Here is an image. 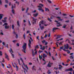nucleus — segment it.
<instances>
[{
  "label": "nucleus",
  "mask_w": 74,
  "mask_h": 74,
  "mask_svg": "<svg viewBox=\"0 0 74 74\" xmlns=\"http://www.w3.org/2000/svg\"><path fill=\"white\" fill-rule=\"evenodd\" d=\"M31 45H32V41L30 40L29 39V43H28V46H29V48L30 49L31 47Z\"/></svg>",
  "instance_id": "obj_6"
},
{
  "label": "nucleus",
  "mask_w": 74,
  "mask_h": 74,
  "mask_svg": "<svg viewBox=\"0 0 74 74\" xmlns=\"http://www.w3.org/2000/svg\"><path fill=\"white\" fill-rule=\"evenodd\" d=\"M67 25L66 24L64 25V26H62V28H66V27Z\"/></svg>",
  "instance_id": "obj_31"
},
{
  "label": "nucleus",
  "mask_w": 74,
  "mask_h": 74,
  "mask_svg": "<svg viewBox=\"0 0 74 74\" xmlns=\"http://www.w3.org/2000/svg\"><path fill=\"white\" fill-rule=\"evenodd\" d=\"M16 71H18L19 70V68H18V66H17V65H16Z\"/></svg>",
  "instance_id": "obj_26"
},
{
  "label": "nucleus",
  "mask_w": 74,
  "mask_h": 74,
  "mask_svg": "<svg viewBox=\"0 0 74 74\" xmlns=\"http://www.w3.org/2000/svg\"><path fill=\"white\" fill-rule=\"evenodd\" d=\"M7 19V17H5L4 18V20H6V19Z\"/></svg>",
  "instance_id": "obj_63"
},
{
  "label": "nucleus",
  "mask_w": 74,
  "mask_h": 74,
  "mask_svg": "<svg viewBox=\"0 0 74 74\" xmlns=\"http://www.w3.org/2000/svg\"><path fill=\"white\" fill-rule=\"evenodd\" d=\"M73 71V70L72 68H70L69 69H66L65 70V71Z\"/></svg>",
  "instance_id": "obj_8"
},
{
  "label": "nucleus",
  "mask_w": 74,
  "mask_h": 74,
  "mask_svg": "<svg viewBox=\"0 0 74 74\" xmlns=\"http://www.w3.org/2000/svg\"><path fill=\"white\" fill-rule=\"evenodd\" d=\"M45 47H46V49H47V48H48V46H45Z\"/></svg>",
  "instance_id": "obj_53"
},
{
  "label": "nucleus",
  "mask_w": 74,
  "mask_h": 74,
  "mask_svg": "<svg viewBox=\"0 0 74 74\" xmlns=\"http://www.w3.org/2000/svg\"><path fill=\"white\" fill-rule=\"evenodd\" d=\"M25 67L27 68V70H29V68H28V67H27V65H25Z\"/></svg>",
  "instance_id": "obj_43"
},
{
  "label": "nucleus",
  "mask_w": 74,
  "mask_h": 74,
  "mask_svg": "<svg viewBox=\"0 0 74 74\" xmlns=\"http://www.w3.org/2000/svg\"><path fill=\"white\" fill-rule=\"evenodd\" d=\"M38 7H39V8H42V6H41L40 5H38Z\"/></svg>",
  "instance_id": "obj_51"
},
{
  "label": "nucleus",
  "mask_w": 74,
  "mask_h": 74,
  "mask_svg": "<svg viewBox=\"0 0 74 74\" xmlns=\"http://www.w3.org/2000/svg\"><path fill=\"white\" fill-rule=\"evenodd\" d=\"M48 21H49L50 22H51V21H52L51 19L49 18H48Z\"/></svg>",
  "instance_id": "obj_46"
},
{
  "label": "nucleus",
  "mask_w": 74,
  "mask_h": 74,
  "mask_svg": "<svg viewBox=\"0 0 74 74\" xmlns=\"http://www.w3.org/2000/svg\"><path fill=\"white\" fill-rule=\"evenodd\" d=\"M0 56H2V52L0 51Z\"/></svg>",
  "instance_id": "obj_47"
},
{
  "label": "nucleus",
  "mask_w": 74,
  "mask_h": 74,
  "mask_svg": "<svg viewBox=\"0 0 74 74\" xmlns=\"http://www.w3.org/2000/svg\"><path fill=\"white\" fill-rule=\"evenodd\" d=\"M5 2L6 3H8V1L7 0H5Z\"/></svg>",
  "instance_id": "obj_64"
},
{
  "label": "nucleus",
  "mask_w": 74,
  "mask_h": 74,
  "mask_svg": "<svg viewBox=\"0 0 74 74\" xmlns=\"http://www.w3.org/2000/svg\"><path fill=\"white\" fill-rule=\"evenodd\" d=\"M49 56H51V52L49 51Z\"/></svg>",
  "instance_id": "obj_42"
},
{
  "label": "nucleus",
  "mask_w": 74,
  "mask_h": 74,
  "mask_svg": "<svg viewBox=\"0 0 74 74\" xmlns=\"http://www.w3.org/2000/svg\"><path fill=\"white\" fill-rule=\"evenodd\" d=\"M23 38H24V39H25V34H24L23 35Z\"/></svg>",
  "instance_id": "obj_45"
},
{
  "label": "nucleus",
  "mask_w": 74,
  "mask_h": 74,
  "mask_svg": "<svg viewBox=\"0 0 74 74\" xmlns=\"http://www.w3.org/2000/svg\"><path fill=\"white\" fill-rule=\"evenodd\" d=\"M45 11H49V10L48 9V8H45Z\"/></svg>",
  "instance_id": "obj_22"
},
{
  "label": "nucleus",
  "mask_w": 74,
  "mask_h": 74,
  "mask_svg": "<svg viewBox=\"0 0 74 74\" xmlns=\"http://www.w3.org/2000/svg\"><path fill=\"white\" fill-rule=\"evenodd\" d=\"M70 58L71 59H74V57L73 56H70Z\"/></svg>",
  "instance_id": "obj_29"
},
{
  "label": "nucleus",
  "mask_w": 74,
  "mask_h": 74,
  "mask_svg": "<svg viewBox=\"0 0 74 74\" xmlns=\"http://www.w3.org/2000/svg\"><path fill=\"white\" fill-rule=\"evenodd\" d=\"M39 46L41 47L40 48V49H42V45H40Z\"/></svg>",
  "instance_id": "obj_41"
},
{
  "label": "nucleus",
  "mask_w": 74,
  "mask_h": 74,
  "mask_svg": "<svg viewBox=\"0 0 74 74\" xmlns=\"http://www.w3.org/2000/svg\"><path fill=\"white\" fill-rule=\"evenodd\" d=\"M45 49V46H43V47L42 49V50H44V49Z\"/></svg>",
  "instance_id": "obj_35"
},
{
  "label": "nucleus",
  "mask_w": 74,
  "mask_h": 74,
  "mask_svg": "<svg viewBox=\"0 0 74 74\" xmlns=\"http://www.w3.org/2000/svg\"><path fill=\"white\" fill-rule=\"evenodd\" d=\"M57 37L56 38V39H58L59 38H60V35H57Z\"/></svg>",
  "instance_id": "obj_28"
},
{
  "label": "nucleus",
  "mask_w": 74,
  "mask_h": 74,
  "mask_svg": "<svg viewBox=\"0 0 74 74\" xmlns=\"http://www.w3.org/2000/svg\"><path fill=\"white\" fill-rule=\"evenodd\" d=\"M35 49H38V48H39V47H38V45H37L36 46V47H35Z\"/></svg>",
  "instance_id": "obj_32"
},
{
  "label": "nucleus",
  "mask_w": 74,
  "mask_h": 74,
  "mask_svg": "<svg viewBox=\"0 0 74 74\" xmlns=\"http://www.w3.org/2000/svg\"><path fill=\"white\" fill-rule=\"evenodd\" d=\"M39 57L40 59H42V56H40V55H39Z\"/></svg>",
  "instance_id": "obj_40"
},
{
  "label": "nucleus",
  "mask_w": 74,
  "mask_h": 74,
  "mask_svg": "<svg viewBox=\"0 0 74 74\" xmlns=\"http://www.w3.org/2000/svg\"><path fill=\"white\" fill-rule=\"evenodd\" d=\"M17 25H16V27H17V29H19L18 27H19V21H18L17 22Z\"/></svg>",
  "instance_id": "obj_24"
},
{
  "label": "nucleus",
  "mask_w": 74,
  "mask_h": 74,
  "mask_svg": "<svg viewBox=\"0 0 74 74\" xmlns=\"http://www.w3.org/2000/svg\"><path fill=\"white\" fill-rule=\"evenodd\" d=\"M66 51H67V53H70V51H69L68 50H66Z\"/></svg>",
  "instance_id": "obj_36"
},
{
  "label": "nucleus",
  "mask_w": 74,
  "mask_h": 74,
  "mask_svg": "<svg viewBox=\"0 0 74 74\" xmlns=\"http://www.w3.org/2000/svg\"><path fill=\"white\" fill-rule=\"evenodd\" d=\"M42 43H44V42H45V40H43L42 41Z\"/></svg>",
  "instance_id": "obj_58"
},
{
  "label": "nucleus",
  "mask_w": 74,
  "mask_h": 74,
  "mask_svg": "<svg viewBox=\"0 0 74 74\" xmlns=\"http://www.w3.org/2000/svg\"><path fill=\"white\" fill-rule=\"evenodd\" d=\"M5 58H6V59H7L8 60H9V59L8 58V56L7 54V53H5Z\"/></svg>",
  "instance_id": "obj_13"
},
{
  "label": "nucleus",
  "mask_w": 74,
  "mask_h": 74,
  "mask_svg": "<svg viewBox=\"0 0 74 74\" xmlns=\"http://www.w3.org/2000/svg\"><path fill=\"white\" fill-rule=\"evenodd\" d=\"M57 29H60L58 28L54 27L52 29V31H53V32H55V30H56Z\"/></svg>",
  "instance_id": "obj_11"
},
{
  "label": "nucleus",
  "mask_w": 74,
  "mask_h": 74,
  "mask_svg": "<svg viewBox=\"0 0 74 74\" xmlns=\"http://www.w3.org/2000/svg\"><path fill=\"white\" fill-rule=\"evenodd\" d=\"M16 41H17V40H15L12 41V42H14V43H15V42H16Z\"/></svg>",
  "instance_id": "obj_37"
},
{
  "label": "nucleus",
  "mask_w": 74,
  "mask_h": 74,
  "mask_svg": "<svg viewBox=\"0 0 74 74\" xmlns=\"http://www.w3.org/2000/svg\"><path fill=\"white\" fill-rule=\"evenodd\" d=\"M55 22H57V25H57V27H59V26H61L60 23H59V22L57 20H55Z\"/></svg>",
  "instance_id": "obj_4"
},
{
  "label": "nucleus",
  "mask_w": 74,
  "mask_h": 74,
  "mask_svg": "<svg viewBox=\"0 0 74 74\" xmlns=\"http://www.w3.org/2000/svg\"><path fill=\"white\" fill-rule=\"evenodd\" d=\"M19 60L21 61L22 63H23V59H22V58H20Z\"/></svg>",
  "instance_id": "obj_30"
},
{
  "label": "nucleus",
  "mask_w": 74,
  "mask_h": 74,
  "mask_svg": "<svg viewBox=\"0 0 74 74\" xmlns=\"http://www.w3.org/2000/svg\"><path fill=\"white\" fill-rule=\"evenodd\" d=\"M45 53H47V55H48V52H47V51H45Z\"/></svg>",
  "instance_id": "obj_55"
},
{
  "label": "nucleus",
  "mask_w": 74,
  "mask_h": 74,
  "mask_svg": "<svg viewBox=\"0 0 74 74\" xmlns=\"http://www.w3.org/2000/svg\"><path fill=\"white\" fill-rule=\"evenodd\" d=\"M51 64H52V63H50V62H49L47 65V66L48 67H51Z\"/></svg>",
  "instance_id": "obj_10"
},
{
  "label": "nucleus",
  "mask_w": 74,
  "mask_h": 74,
  "mask_svg": "<svg viewBox=\"0 0 74 74\" xmlns=\"http://www.w3.org/2000/svg\"><path fill=\"white\" fill-rule=\"evenodd\" d=\"M22 68L24 69V72L25 74H26V72L25 71H26V72H27V70L26 69H25V68H24L23 66H22Z\"/></svg>",
  "instance_id": "obj_19"
},
{
  "label": "nucleus",
  "mask_w": 74,
  "mask_h": 74,
  "mask_svg": "<svg viewBox=\"0 0 74 74\" xmlns=\"http://www.w3.org/2000/svg\"><path fill=\"white\" fill-rule=\"evenodd\" d=\"M42 9H41V8H39L38 9V10H39V11H41L42 10Z\"/></svg>",
  "instance_id": "obj_60"
},
{
  "label": "nucleus",
  "mask_w": 74,
  "mask_h": 74,
  "mask_svg": "<svg viewBox=\"0 0 74 74\" xmlns=\"http://www.w3.org/2000/svg\"><path fill=\"white\" fill-rule=\"evenodd\" d=\"M47 73L48 74H51V72H50V70H48V71L47 72Z\"/></svg>",
  "instance_id": "obj_34"
},
{
  "label": "nucleus",
  "mask_w": 74,
  "mask_h": 74,
  "mask_svg": "<svg viewBox=\"0 0 74 74\" xmlns=\"http://www.w3.org/2000/svg\"><path fill=\"white\" fill-rule=\"evenodd\" d=\"M63 42V41H62L60 42L59 43V45H62V43Z\"/></svg>",
  "instance_id": "obj_38"
},
{
  "label": "nucleus",
  "mask_w": 74,
  "mask_h": 74,
  "mask_svg": "<svg viewBox=\"0 0 74 74\" xmlns=\"http://www.w3.org/2000/svg\"><path fill=\"white\" fill-rule=\"evenodd\" d=\"M10 52L11 53V54L12 55V56L13 57V58H14V55L12 54V53H13V51H12V49L11 48H10V50H9Z\"/></svg>",
  "instance_id": "obj_5"
},
{
  "label": "nucleus",
  "mask_w": 74,
  "mask_h": 74,
  "mask_svg": "<svg viewBox=\"0 0 74 74\" xmlns=\"http://www.w3.org/2000/svg\"><path fill=\"white\" fill-rule=\"evenodd\" d=\"M12 12L13 14H15V10L14 9L12 10Z\"/></svg>",
  "instance_id": "obj_27"
},
{
  "label": "nucleus",
  "mask_w": 74,
  "mask_h": 74,
  "mask_svg": "<svg viewBox=\"0 0 74 74\" xmlns=\"http://www.w3.org/2000/svg\"><path fill=\"white\" fill-rule=\"evenodd\" d=\"M15 4H14V5H12V9H14V8H15Z\"/></svg>",
  "instance_id": "obj_25"
},
{
  "label": "nucleus",
  "mask_w": 74,
  "mask_h": 74,
  "mask_svg": "<svg viewBox=\"0 0 74 74\" xmlns=\"http://www.w3.org/2000/svg\"><path fill=\"white\" fill-rule=\"evenodd\" d=\"M39 24H40L41 25V24H42V25H43V24H44V22L43 21H40V22Z\"/></svg>",
  "instance_id": "obj_23"
},
{
  "label": "nucleus",
  "mask_w": 74,
  "mask_h": 74,
  "mask_svg": "<svg viewBox=\"0 0 74 74\" xmlns=\"http://www.w3.org/2000/svg\"><path fill=\"white\" fill-rule=\"evenodd\" d=\"M26 45H27V44H26V43H24L22 47V48L23 49V50H22L23 51V52L25 53H26Z\"/></svg>",
  "instance_id": "obj_1"
},
{
  "label": "nucleus",
  "mask_w": 74,
  "mask_h": 74,
  "mask_svg": "<svg viewBox=\"0 0 74 74\" xmlns=\"http://www.w3.org/2000/svg\"><path fill=\"white\" fill-rule=\"evenodd\" d=\"M70 61V60H69V59H68L66 61V62H67V63H68V62H69V61Z\"/></svg>",
  "instance_id": "obj_57"
},
{
  "label": "nucleus",
  "mask_w": 74,
  "mask_h": 74,
  "mask_svg": "<svg viewBox=\"0 0 74 74\" xmlns=\"http://www.w3.org/2000/svg\"><path fill=\"white\" fill-rule=\"evenodd\" d=\"M63 48H64V47H63V46H62V47H60V49L63 50L64 51H67L65 49Z\"/></svg>",
  "instance_id": "obj_12"
},
{
  "label": "nucleus",
  "mask_w": 74,
  "mask_h": 74,
  "mask_svg": "<svg viewBox=\"0 0 74 74\" xmlns=\"http://www.w3.org/2000/svg\"><path fill=\"white\" fill-rule=\"evenodd\" d=\"M39 26L40 28L42 30H43V29H44V26H42H42L41 25V24H39Z\"/></svg>",
  "instance_id": "obj_14"
},
{
  "label": "nucleus",
  "mask_w": 74,
  "mask_h": 74,
  "mask_svg": "<svg viewBox=\"0 0 74 74\" xmlns=\"http://www.w3.org/2000/svg\"><path fill=\"white\" fill-rule=\"evenodd\" d=\"M37 51H36L35 52V53H34V56L35 55H37Z\"/></svg>",
  "instance_id": "obj_39"
},
{
  "label": "nucleus",
  "mask_w": 74,
  "mask_h": 74,
  "mask_svg": "<svg viewBox=\"0 0 74 74\" xmlns=\"http://www.w3.org/2000/svg\"><path fill=\"white\" fill-rule=\"evenodd\" d=\"M0 5H2V2L1 1H0Z\"/></svg>",
  "instance_id": "obj_62"
},
{
  "label": "nucleus",
  "mask_w": 74,
  "mask_h": 74,
  "mask_svg": "<svg viewBox=\"0 0 74 74\" xmlns=\"http://www.w3.org/2000/svg\"><path fill=\"white\" fill-rule=\"evenodd\" d=\"M5 26V29H9L10 26L8 25V23H5L3 25V26Z\"/></svg>",
  "instance_id": "obj_2"
},
{
  "label": "nucleus",
  "mask_w": 74,
  "mask_h": 74,
  "mask_svg": "<svg viewBox=\"0 0 74 74\" xmlns=\"http://www.w3.org/2000/svg\"><path fill=\"white\" fill-rule=\"evenodd\" d=\"M29 38L30 39H31V41H33V40L32 39V37H29Z\"/></svg>",
  "instance_id": "obj_59"
},
{
  "label": "nucleus",
  "mask_w": 74,
  "mask_h": 74,
  "mask_svg": "<svg viewBox=\"0 0 74 74\" xmlns=\"http://www.w3.org/2000/svg\"><path fill=\"white\" fill-rule=\"evenodd\" d=\"M3 14H0V20H1L3 18Z\"/></svg>",
  "instance_id": "obj_20"
},
{
  "label": "nucleus",
  "mask_w": 74,
  "mask_h": 74,
  "mask_svg": "<svg viewBox=\"0 0 74 74\" xmlns=\"http://www.w3.org/2000/svg\"><path fill=\"white\" fill-rule=\"evenodd\" d=\"M28 23L29 24V26H30V25H31V23H30V22L29 20H28Z\"/></svg>",
  "instance_id": "obj_44"
},
{
  "label": "nucleus",
  "mask_w": 74,
  "mask_h": 74,
  "mask_svg": "<svg viewBox=\"0 0 74 74\" xmlns=\"http://www.w3.org/2000/svg\"><path fill=\"white\" fill-rule=\"evenodd\" d=\"M69 20H68L67 21H65V22H66V23H68V22H69Z\"/></svg>",
  "instance_id": "obj_49"
},
{
  "label": "nucleus",
  "mask_w": 74,
  "mask_h": 74,
  "mask_svg": "<svg viewBox=\"0 0 74 74\" xmlns=\"http://www.w3.org/2000/svg\"><path fill=\"white\" fill-rule=\"evenodd\" d=\"M47 57V55L45 54V53H43V55L42 56V57L43 59H45V58Z\"/></svg>",
  "instance_id": "obj_9"
},
{
  "label": "nucleus",
  "mask_w": 74,
  "mask_h": 74,
  "mask_svg": "<svg viewBox=\"0 0 74 74\" xmlns=\"http://www.w3.org/2000/svg\"><path fill=\"white\" fill-rule=\"evenodd\" d=\"M62 66L60 64L59 65V69L60 70H61V69H62Z\"/></svg>",
  "instance_id": "obj_21"
},
{
  "label": "nucleus",
  "mask_w": 74,
  "mask_h": 74,
  "mask_svg": "<svg viewBox=\"0 0 74 74\" xmlns=\"http://www.w3.org/2000/svg\"><path fill=\"white\" fill-rule=\"evenodd\" d=\"M1 64L2 66H3V67H4V64H3V63H1Z\"/></svg>",
  "instance_id": "obj_50"
},
{
  "label": "nucleus",
  "mask_w": 74,
  "mask_h": 74,
  "mask_svg": "<svg viewBox=\"0 0 74 74\" xmlns=\"http://www.w3.org/2000/svg\"><path fill=\"white\" fill-rule=\"evenodd\" d=\"M32 54L33 56H34V51L33 49H32Z\"/></svg>",
  "instance_id": "obj_15"
},
{
  "label": "nucleus",
  "mask_w": 74,
  "mask_h": 74,
  "mask_svg": "<svg viewBox=\"0 0 74 74\" xmlns=\"http://www.w3.org/2000/svg\"><path fill=\"white\" fill-rule=\"evenodd\" d=\"M36 38L37 39V40H39V36H38L37 37H36Z\"/></svg>",
  "instance_id": "obj_61"
},
{
  "label": "nucleus",
  "mask_w": 74,
  "mask_h": 74,
  "mask_svg": "<svg viewBox=\"0 0 74 74\" xmlns=\"http://www.w3.org/2000/svg\"><path fill=\"white\" fill-rule=\"evenodd\" d=\"M50 36H51V34L50 33H49L48 35V37H49Z\"/></svg>",
  "instance_id": "obj_54"
},
{
  "label": "nucleus",
  "mask_w": 74,
  "mask_h": 74,
  "mask_svg": "<svg viewBox=\"0 0 74 74\" xmlns=\"http://www.w3.org/2000/svg\"><path fill=\"white\" fill-rule=\"evenodd\" d=\"M43 52V51H41L39 50V52H38V53H41V52Z\"/></svg>",
  "instance_id": "obj_48"
},
{
  "label": "nucleus",
  "mask_w": 74,
  "mask_h": 74,
  "mask_svg": "<svg viewBox=\"0 0 74 74\" xmlns=\"http://www.w3.org/2000/svg\"><path fill=\"white\" fill-rule=\"evenodd\" d=\"M74 63L72 64V63L71 62L70 64V66H72V65H74Z\"/></svg>",
  "instance_id": "obj_52"
},
{
  "label": "nucleus",
  "mask_w": 74,
  "mask_h": 74,
  "mask_svg": "<svg viewBox=\"0 0 74 74\" xmlns=\"http://www.w3.org/2000/svg\"><path fill=\"white\" fill-rule=\"evenodd\" d=\"M15 27V25L14 24H12V29L14 30V27Z\"/></svg>",
  "instance_id": "obj_18"
},
{
  "label": "nucleus",
  "mask_w": 74,
  "mask_h": 74,
  "mask_svg": "<svg viewBox=\"0 0 74 74\" xmlns=\"http://www.w3.org/2000/svg\"><path fill=\"white\" fill-rule=\"evenodd\" d=\"M2 21L3 23H5V22H7V20H2Z\"/></svg>",
  "instance_id": "obj_33"
},
{
  "label": "nucleus",
  "mask_w": 74,
  "mask_h": 74,
  "mask_svg": "<svg viewBox=\"0 0 74 74\" xmlns=\"http://www.w3.org/2000/svg\"><path fill=\"white\" fill-rule=\"evenodd\" d=\"M38 13H37L36 14H34L33 15L34 17H36L38 16Z\"/></svg>",
  "instance_id": "obj_16"
},
{
  "label": "nucleus",
  "mask_w": 74,
  "mask_h": 74,
  "mask_svg": "<svg viewBox=\"0 0 74 74\" xmlns=\"http://www.w3.org/2000/svg\"><path fill=\"white\" fill-rule=\"evenodd\" d=\"M64 49H69V45L68 44H66V45H64Z\"/></svg>",
  "instance_id": "obj_7"
},
{
  "label": "nucleus",
  "mask_w": 74,
  "mask_h": 74,
  "mask_svg": "<svg viewBox=\"0 0 74 74\" xmlns=\"http://www.w3.org/2000/svg\"><path fill=\"white\" fill-rule=\"evenodd\" d=\"M32 18L33 19H32V24L33 25L36 24V22H37V19H35L34 17H32Z\"/></svg>",
  "instance_id": "obj_3"
},
{
  "label": "nucleus",
  "mask_w": 74,
  "mask_h": 74,
  "mask_svg": "<svg viewBox=\"0 0 74 74\" xmlns=\"http://www.w3.org/2000/svg\"><path fill=\"white\" fill-rule=\"evenodd\" d=\"M32 70H34V71H36V69H35V66H34L32 67Z\"/></svg>",
  "instance_id": "obj_17"
},
{
  "label": "nucleus",
  "mask_w": 74,
  "mask_h": 74,
  "mask_svg": "<svg viewBox=\"0 0 74 74\" xmlns=\"http://www.w3.org/2000/svg\"><path fill=\"white\" fill-rule=\"evenodd\" d=\"M63 55L64 56H67V54H63Z\"/></svg>",
  "instance_id": "obj_56"
}]
</instances>
